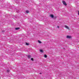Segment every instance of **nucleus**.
Wrapping results in <instances>:
<instances>
[{
	"label": "nucleus",
	"instance_id": "f257e3e1",
	"mask_svg": "<svg viewBox=\"0 0 79 79\" xmlns=\"http://www.w3.org/2000/svg\"><path fill=\"white\" fill-rule=\"evenodd\" d=\"M62 2L63 4H64V5H65V6H66V5H67V4H66V2H65V1L63 0L62 1Z\"/></svg>",
	"mask_w": 79,
	"mask_h": 79
},
{
	"label": "nucleus",
	"instance_id": "f03ea898",
	"mask_svg": "<svg viewBox=\"0 0 79 79\" xmlns=\"http://www.w3.org/2000/svg\"><path fill=\"white\" fill-rule=\"evenodd\" d=\"M65 28H66V29H69V27H68V26H65Z\"/></svg>",
	"mask_w": 79,
	"mask_h": 79
},
{
	"label": "nucleus",
	"instance_id": "7ed1b4c3",
	"mask_svg": "<svg viewBox=\"0 0 79 79\" xmlns=\"http://www.w3.org/2000/svg\"><path fill=\"white\" fill-rule=\"evenodd\" d=\"M67 38H68V39H70L71 38V36H67Z\"/></svg>",
	"mask_w": 79,
	"mask_h": 79
},
{
	"label": "nucleus",
	"instance_id": "20e7f679",
	"mask_svg": "<svg viewBox=\"0 0 79 79\" xmlns=\"http://www.w3.org/2000/svg\"><path fill=\"white\" fill-rule=\"evenodd\" d=\"M50 17L52 18H54V16L52 15H50Z\"/></svg>",
	"mask_w": 79,
	"mask_h": 79
},
{
	"label": "nucleus",
	"instance_id": "39448f33",
	"mask_svg": "<svg viewBox=\"0 0 79 79\" xmlns=\"http://www.w3.org/2000/svg\"><path fill=\"white\" fill-rule=\"evenodd\" d=\"M31 57V56H30V55H28V58H30Z\"/></svg>",
	"mask_w": 79,
	"mask_h": 79
},
{
	"label": "nucleus",
	"instance_id": "423d86ee",
	"mask_svg": "<svg viewBox=\"0 0 79 79\" xmlns=\"http://www.w3.org/2000/svg\"><path fill=\"white\" fill-rule=\"evenodd\" d=\"M19 29V27H17L15 28V30H18Z\"/></svg>",
	"mask_w": 79,
	"mask_h": 79
},
{
	"label": "nucleus",
	"instance_id": "0eeeda50",
	"mask_svg": "<svg viewBox=\"0 0 79 79\" xmlns=\"http://www.w3.org/2000/svg\"><path fill=\"white\" fill-rule=\"evenodd\" d=\"M26 13H29V11L27 10L26 11Z\"/></svg>",
	"mask_w": 79,
	"mask_h": 79
},
{
	"label": "nucleus",
	"instance_id": "6e6552de",
	"mask_svg": "<svg viewBox=\"0 0 79 79\" xmlns=\"http://www.w3.org/2000/svg\"><path fill=\"white\" fill-rule=\"evenodd\" d=\"M44 57L45 58H47V56L46 55H44Z\"/></svg>",
	"mask_w": 79,
	"mask_h": 79
},
{
	"label": "nucleus",
	"instance_id": "1a4fd4ad",
	"mask_svg": "<svg viewBox=\"0 0 79 79\" xmlns=\"http://www.w3.org/2000/svg\"><path fill=\"white\" fill-rule=\"evenodd\" d=\"M38 42L39 44H41V43H42V42L40 40H38Z\"/></svg>",
	"mask_w": 79,
	"mask_h": 79
},
{
	"label": "nucleus",
	"instance_id": "9d476101",
	"mask_svg": "<svg viewBox=\"0 0 79 79\" xmlns=\"http://www.w3.org/2000/svg\"><path fill=\"white\" fill-rule=\"evenodd\" d=\"M40 52H42V53H43V51L42 50H40Z\"/></svg>",
	"mask_w": 79,
	"mask_h": 79
},
{
	"label": "nucleus",
	"instance_id": "9b49d317",
	"mask_svg": "<svg viewBox=\"0 0 79 79\" xmlns=\"http://www.w3.org/2000/svg\"><path fill=\"white\" fill-rule=\"evenodd\" d=\"M26 45H29V44L27 43H26Z\"/></svg>",
	"mask_w": 79,
	"mask_h": 79
},
{
	"label": "nucleus",
	"instance_id": "f8f14e48",
	"mask_svg": "<svg viewBox=\"0 0 79 79\" xmlns=\"http://www.w3.org/2000/svg\"><path fill=\"white\" fill-rule=\"evenodd\" d=\"M31 60H32V61H33V58H31Z\"/></svg>",
	"mask_w": 79,
	"mask_h": 79
},
{
	"label": "nucleus",
	"instance_id": "ddd939ff",
	"mask_svg": "<svg viewBox=\"0 0 79 79\" xmlns=\"http://www.w3.org/2000/svg\"><path fill=\"white\" fill-rule=\"evenodd\" d=\"M7 71L8 72H9L10 71V70H7Z\"/></svg>",
	"mask_w": 79,
	"mask_h": 79
},
{
	"label": "nucleus",
	"instance_id": "4468645a",
	"mask_svg": "<svg viewBox=\"0 0 79 79\" xmlns=\"http://www.w3.org/2000/svg\"><path fill=\"white\" fill-rule=\"evenodd\" d=\"M57 27H58V28H59V26H57Z\"/></svg>",
	"mask_w": 79,
	"mask_h": 79
},
{
	"label": "nucleus",
	"instance_id": "2eb2a0df",
	"mask_svg": "<svg viewBox=\"0 0 79 79\" xmlns=\"http://www.w3.org/2000/svg\"><path fill=\"white\" fill-rule=\"evenodd\" d=\"M40 74H42V73H40Z\"/></svg>",
	"mask_w": 79,
	"mask_h": 79
},
{
	"label": "nucleus",
	"instance_id": "dca6fc26",
	"mask_svg": "<svg viewBox=\"0 0 79 79\" xmlns=\"http://www.w3.org/2000/svg\"><path fill=\"white\" fill-rule=\"evenodd\" d=\"M78 15H79V11H78Z\"/></svg>",
	"mask_w": 79,
	"mask_h": 79
}]
</instances>
